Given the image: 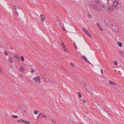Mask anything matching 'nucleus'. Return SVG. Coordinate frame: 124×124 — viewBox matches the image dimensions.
<instances>
[{
  "label": "nucleus",
  "instance_id": "nucleus-7",
  "mask_svg": "<svg viewBox=\"0 0 124 124\" xmlns=\"http://www.w3.org/2000/svg\"><path fill=\"white\" fill-rule=\"evenodd\" d=\"M40 17L42 20V22L43 21L45 20V16L43 15H40Z\"/></svg>",
  "mask_w": 124,
  "mask_h": 124
},
{
  "label": "nucleus",
  "instance_id": "nucleus-44",
  "mask_svg": "<svg viewBox=\"0 0 124 124\" xmlns=\"http://www.w3.org/2000/svg\"><path fill=\"white\" fill-rule=\"evenodd\" d=\"M87 62H88L90 64H91V63H90V62L89 61H88Z\"/></svg>",
  "mask_w": 124,
  "mask_h": 124
},
{
  "label": "nucleus",
  "instance_id": "nucleus-30",
  "mask_svg": "<svg viewBox=\"0 0 124 124\" xmlns=\"http://www.w3.org/2000/svg\"><path fill=\"white\" fill-rule=\"evenodd\" d=\"M61 28L63 29L64 31H65V28H64V26H62L61 27Z\"/></svg>",
  "mask_w": 124,
  "mask_h": 124
},
{
  "label": "nucleus",
  "instance_id": "nucleus-42",
  "mask_svg": "<svg viewBox=\"0 0 124 124\" xmlns=\"http://www.w3.org/2000/svg\"><path fill=\"white\" fill-rule=\"evenodd\" d=\"M32 3H33L34 4H35L36 3V2H33H33H32Z\"/></svg>",
  "mask_w": 124,
  "mask_h": 124
},
{
  "label": "nucleus",
  "instance_id": "nucleus-4",
  "mask_svg": "<svg viewBox=\"0 0 124 124\" xmlns=\"http://www.w3.org/2000/svg\"><path fill=\"white\" fill-rule=\"evenodd\" d=\"M110 28L115 32H117L118 31L117 27L114 25L113 26L112 24H111V26Z\"/></svg>",
  "mask_w": 124,
  "mask_h": 124
},
{
  "label": "nucleus",
  "instance_id": "nucleus-32",
  "mask_svg": "<svg viewBox=\"0 0 124 124\" xmlns=\"http://www.w3.org/2000/svg\"><path fill=\"white\" fill-rule=\"evenodd\" d=\"M35 71L34 70V69H32L31 71V73H33Z\"/></svg>",
  "mask_w": 124,
  "mask_h": 124
},
{
  "label": "nucleus",
  "instance_id": "nucleus-8",
  "mask_svg": "<svg viewBox=\"0 0 124 124\" xmlns=\"http://www.w3.org/2000/svg\"><path fill=\"white\" fill-rule=\"evenodd\" d=\"M92 94L93 96V97L95 98L96 97H97V93L96 92H95L94 93H93Z\"/></svg>",
  "mask_w": 124,
  "mask_h": 124
},
{
  "label": "nucleus",
  "instance_id": "nucleus-29",
  "mask_svg": "<svg viewBox=\"0 0 124 124\" xmlns=\"http://www.w3.org/2000/svg\"><path fill=\"white\" fill-rule=\"evenodd\" d=\"M87 34L88 36L89 37H90L91 38L92 37V36L90 35V33L89 32Z\"/></svg>",
  "mask_w": 124,
  "mask_h": 124
},
{
  "label": "nucleus",
  "instance_id": "nucleus-17",
  "mask_svg": "<svg viewBox=\"0 0 124 124\" xmlns=\"http://www.w3.org/2000/svg\"><path fill=\"white\" fill-rule=\"evenodd\" d=\"M11 57H9L8 58V61L9 62H12V61L11 60Z\"/></svg>",
  "mask_w": 124,
  "mask_h": 124
},
{
  "label": "nucleus",
  "instance_id": "nucleus-20",
  "mask_svg": "<svg viewBox=\"0 0 124 124\" xmlns=\"http://www.w3.org/2000/svg\"><path fill=\"white\" fill-rule=\"evenodd\" d=\"M87 16L88 18H91L92 17L91 15L90 14H88Z\"/></svg>",
  "mask_w": 124,
  "mask_h": 124
},
{
  "label": "nucleus",
  "instance_id": "nucleus-34",
  "mask_svg": "<svg viewBox=\"0 0 124 124\" xmlns=\"http://www.w3.org/2000/svg\"><path fill=\"white\" fill-rule=\"evenodd\" d=\"M78 95H79V97H81L82 95L81 94H79Z\"/></svg>",
  "mask_w": 124,
  "mask_h": 124
},
{
  "label": "nucleus",
  "instance_id": "nucleus-35",
  "mask_svg": "<svg viewBox=\"0 0 124 124\" xmlns=\"http://www.w3.org/2000/svg\"><path fill=\"white\" fill-rule=\"evenodd\" d=\"M74 45H75V47L76 49H77V47L76 46V45L75 44V42L74 43Z\"/></svg>",
  "mask_w": 124,
  "mask_h": 124
},
{
  "label": "nucleus",
  "instance_id": "nucleus-40",
  "mask_svg": "<svg viewBox=\"0 0 124 124\" xmlns=\"http://www.w3.org/2000/svg\"><path fill=\"white\" fill-rule=\"evenodd\" d=\"M83 103H86V101L84 100H83Z\"/></svg>",
  "mask_w": 124,
  "mask_h": 124
},
{
  "label": "nucleus",
  "instance_id": "nucleus-26",
  "mask_svg": "<svg viewBox=\"0 0 124 124\" xmlns=\"http://www.w3.org/2000/svg\"><path fill=\"white\" fill-rule=\"evenodd\" d=\"M4 54L6 55H7L8 54V53L7 52V51H5L4 52Z\"/></svg>",
  "mask_w": 124,
  "mask_h": 124
},
{
  "label": "nucleus",
  "instance_id": "nucleus-21",
  "mask_svg": "<svg viewBox=\"0 0 124 124\" xmlns=\"http://www.w3.org/2000/svg\"><path fill=\"white\" fill-rule=\"evenodd\" d=\"M61 46H62V47H63L64 48L65 47V46L64 45V44L63 43H62V42L61 43Z\"/></svg>",
  "mask_w": 124,
  "mask_h": 124
},
{
  "label": "nucleus",
  "instance_id": "nucleus-33",
  "mask_svg": "<svg viewBox=\"0 0 124 124\" xmlns=\"http://www.w3.org/2000/svg\"><path fill=\"white\" fill-rule=\"evenodd\" d=\"M70 64V65L74 67V65L72 63H71Z\"/></svg>",
  "mask_w": 124,
  "mask_h": 124
},
{
  "label": "nucleus",
  "instance_id": "nucleus-5",
  "mask_svg": "<svg viewBox=\"0 0 124 124\" xmlns=\"http://www.w3.org/2000/svg\"><path fill=\"white\" fill-rule=\"evenodd\" d=\"M118 0H115L113 1V5L114 7H115L118 5Z\"/></svg>",
  "mask_w": 124,
  "mask_h": 124
},
{
  "label": "nucleus",
  "instance_id": "nucleus-37",
  "mask_svg": "<svg viewBox=\"0 0 124 124\" xmlns=\"http://www.w3.org/2000/svg\"><path fill=\"white\" fill-rule=\"evenodd\" d=\"M64 50L65 51V52H66L67 51V49H66V48H65L64 49Z\"/></svg>",
  "mask_w": 124,
  "mask_h": 124
},
{
  "label": "nucleus",
  "instance_id": "nucleus-49",
  "mask_svg": "<svg viewBox=\"0 0 124 124\" xmlns=\"http://www.w3.org/2000/svg\"><path fill=\"white\" fill-rule=\"evenodd\" d=\"M11 49H13V47H11Z\"/></svg>",
  "mask_w": 124,
  "mask_h": 124
},
{
  "label": "nucleus",
  "instance_id": "nucleus-3",
  "mask_svg": "<svg viewBox=\"0 0 124 124\" xmlns=\"http://www.w3.org/2000/svg\"><path fill=\"white\" fill-rule=\"evenodd\" d=\"M33 79L35 82L39 83H40L41 82L40 81L41 78L40 77H35Z\"/></svg>",
  "mask_w": 124,
  "mask_h": 124
},
{
  "label": "nucleus",
  "instance_id": "nucleus-27",
  "mask_svg": "<svg viewBox=\"0 0 124 124\" xmlns=\"http://www.w3.org/2000/svg\"><path fill=\"white\" fill-rule=\"evenodd\" d=\"M90 7L91 8H94V5L93 4H91L90 5Z\"/></svg>",
  "mask_w": 124,
  "mask_h": 124
},
{
  "label": "nucleus",
  "instance_id": "nucleus-28",
  "mask_svg": "<svg viewBox=\"0 0 124 124\" xmlns=\"http://www.w3.org/2000/svg\"><path fill=\"white\" fill-rule=\"evenodd\" d=\"M98 28L100 29V30L101 31H102L103 30V29L102 28H101L100 25H99L98 26Z\"/></svg>",
  "mask_w": 124,
  "mask_h": 124
},
{
  "label": "nucleus",
  "instance_id": "nucleus-36",
  "mask_svg": "<svg viewBox=\"0 0 124 124\" xmlns=\"http://www.w3.org/2000/svg\"><path fill=\"white\" fill-rule=\"evenodd\" d=\"M101 73L102 74V73H103V70L102 69H101Z\"/></svg>",
  "mask_w": 124,
  "mask_h": 124
},
{
  "label": "nucleus",
  "instance_id": "nucleus-38",
  "mask_svg": "<svg viewBox=\"0 0 124 124\" xmlns=\"http://www.w3.org/2000/svg\"><path fill=\"white\" fill-rule=\"evenodd\" d=\"M59 26H60L61 27V26H62V25H61V24L60 23H59Z\"/></svg>",
  "mask_w": 124,
  "mask_h": 124
},
{
  "label": "nucleus",
  "instance_id": "nucleus-41",
  "mask_svg": "<svg viewBox=\"0 0 124 124\" xmlns=\"http://www.w3.org/2000/svg\"><path fill=\"white\" fill-rule=\"evenodd\" d=\"M14 57H15V58H18V57H17V56L16 55H15L14 56Z\"/></svg>",
  "mask_w": 124,
  "mask_h": 124
},
{
  "label": "nucleus",
  "instance_id": "nucleus-12",
  "mask_svg": "<svg viewBox=\"0 0 124 124\" xmlns=\"http://www.w3.org/2000/svg\"><path fill=\"white\" fill-rule=\"evenodd\" d=\"M94 1L96 3V4L97 5L99 4L100 2L99 0H94Z\"/></svg>",
  "mask_w": 124,
  "mask_h": 124
},
{
  "label": "nucleus",
  "instance_id": "nucleus-47",
  "mask_svg": "<svg viewBox=\"0 0 124 124\" xmlns=\"http://www.w3.org/2000/svg\"><path fill=\"white\" fill-rule=\"evenodd\" d=\"M114 71H116V72L117 71H116V70H114Z\"/></svg>",
  "mask_w": 124,
  "mask_h": 124
},
{
  "label": "nucleus",
  "instance_id": "nucleus-11",
  "mask_svg": "<svg viewBox=\"0 0 124 124\" xmlns=\"http://www.w3.org/2000/svg\"><path fill=\"white\" fill-rule=\"evenodd\" d=\"M102 107V106L101 105H99L97 106V108L98 110H100Z\"/></svg>",
  "mask_w": 124,
  "mask_h": 124
},
{
  "label": "nucleus",
  "instance_id": "nucleus-50",
  "mask_svg": "<svg viewBox=\"0 0 124 124\" xmlns=\"http://www.w3.org/2000/svg\"><path fill=\"white\" fill-rule=\"evenodd\" d=\"M85 113H86L87 114V112H85Z\"/></svg>",
  "mask_w": 124,
  "mask_h": 124
},
{
  "label": "nucleus",
  "instance_id": "nucleus-18",
  "mask_svg": "<svg viewBox=\"0 0 124 124\" xmlns=\"http://www.w3.org/2000/svg\"><path fill=\"white\" fill-rule=\"evenodd\" d=\"M113 64H115V65L116 66H117V64H118V62L116 61H114V62H113Z\"/></svg>",
  "mask_w": 124,
  "mask_h": 124
},
{
  "label": "nucleus",
  "instance_id": "nucleus-22",
  "mask_svg": "<svg viewBox=\"0 0 124 124\" xmlns=\"http://www.w3.org/2000/svg\"><path fill=\"white\" fill-rule=\"evenodd\" d=\"M34 113L35 114H36L38 113V111L37 110L34 111Z\"/></svg>",
  "mask_w": 124,
  "mask_h": 124
},
{
  "label": "nucleus",
  "instance_id": "nucleus-46",
  "mask_svg": "<svg viewBox=\"0 0 124 124\" xmlns=\"http://www.w3.org/2000/svg\"><path fill=\"white\" fill-rule=\"evenodd\" d=\"M78 95H79V94H80V93L79 92H78Z\"/></svg>",
  "mask_w": 124,
  "mask_h": 124
},
{
  "label": "nucleus",
  "instance_id": "nucleus-15",
  "mask_svg": "<svg viewBox=\"0 0 124 124\" xmlns=\"http://www.w3.org/2000/svg\"><path fill=\"white\" fill-rule=\"evenodd\" d=\"M119 53L121 54L123 56H124V52L120 51L119 52Z\"/></svg>",
  "mask_w": 124,
  "mask_h": 124
},
{
  "label": "nucleus",
  "instance_id": "nucleus-1",
  "mask_svg": "<svg viewBox=\"0 0 124 124\" xmlns=\"http://www.w3.org/2000/svg\"><path fill=\"white\" fill-rule=\"evenodd\" d=\"M14 7L15 10V12L17 13L16 15L17 17H18L17 16L18 15V13L20 12V11H21V9L17 6H14Z\"/></svg>",
  "mask_w": 124,
  "mask_h": 124
},
{
  "label": "nucleus",
  "instance_id": "nucleus-16",
  "mask_svg": "<svg viewBox=\"0 0 124 124\" xmlns=\"http://www.w3.org/2000/svg\"><path fill=\"white\" fill-rule=\"evenodd\" d=\"M117 44L120 47H121L122 46V44L120 42H118L117 43Z\"/></svg>",
  "mask_w": 124,
  "mask_h": 124
},
{
  "label": "nucleus",
  "instance_id": "nucleus-52",
  "mask_svg": "<svg viewBox=\"0 0 124 124\" xmlns=\"http://www.w3.org/2000/svg\"><path fill=\"white\" fill-rule=\"evenodd\" d=\"M19 19H21V18H20Z\"/></svg>",
  "mask_w": 124,
  "mask_h": 124
},
{
  "label": "nucleus",
  "instance_id": "nucleus-19",
  "mask_svg": "<svg viewBox=\"0 0 124 124\" xmlns=\"http://www.w3.org/2000/svg\"><path fill=\"white\" fill-rule=\"evenodd\" d=\"M11 117L12 118H16L18 117L17 116H16V115H12L11 116Z\"/></svg>",
  "mask_w": 124,
  "mask_h": 124
},
{
  "label": "nucleus",
  "instance_id": "nucleus-13",
  "mask_svg": "<svg viewBox=\"0 0 124 124\" xmlns=\"http://www.w3.org/2000/svg\"><path fill=\"white\" fill-rule=\"evenodd\" d=\"M24 121L25 120H24L22 119H21L20 120H17V122L20 123H24Z\"/></svg>",
  "mask_w": 124,
  "mask_h": 124
},
{
  "label": "nucleus",
  "instance_id": "nucleus-9",
  "mask_svg": "<svg viewBox=\"0 0 124 124\" xmlns=\"http://www.w3.org/2000/svg\"><path fill=\"white\" fill-rule=\"evenodd\" d=\"M82 30L86 34H87L89 32L87 30L84 28H83Z\"/></svg>",
  "mask_w": 124,
  "mask_h": 124
},
{
  "label": "nucleus",
  "instance_id": "nucleus-23",
  "mask_svg": "<svg viewBox=\"0 0 124 124\" xmlns=\"http://www.w3.org/2000/svg\"><path fill=\"white\" fill-rule=\"evenodd\" d=\"M20 70L21 71L23 72V71L24 70V68L23 67H22L21 68H20Z\"/></svg>",
  "mask_w": 124,
  "mask_h": 124
},
{
  "label": "nucleus",
  "instance_id": "nucleus-43",
  "mask_svg": "<svg viewBox=\"0 0 124 124\" xmlns=\"http://www.w3.org/2000/svg\"><path fill=\"white\" fill-rule=\"evenodd\" d=\"M56 20H57V22H58L59 21L58 19H57L56 18Z\"/></svg>",
  "mask_w": 124,
  "mask_h": 124
},
{
  "label": "nucleus",
  "instance_id": "nucleus-45",
  "mask_svg": "<svg viewBox=\"0 0 124 124\" xmlns=\"http://www.w3.org/2000/svg\"><path fill=\"white\" fill-rule=\"evenodd\" d=\"M97 24L98 25V26H99V25H100L98 23H97Z\"/></svg>",
  "mask_w": 124,
  "mask_h": 124
},
{
  "label": "nucleus",
  "instance_id": "nucleus-6",
  "mask_svg": "<svg viewBox=\"0 0 124 124\" xmlns=\"http://www.w3.org/2000/svg\"><path fill=\"white\" fill-rule=\"evenodd\" d=\"M105 24H106L107 25V26L110 27H111V24L110 23L108 22L107 21H106L105 20Z\"/></svg>",
  "mask_w": 124,
  "mask_h": 124
},
{
  "label": "nucleus",
  "instance_id": "nucleus-2",
  "mask_svg": "<svg viewBox=\"0 0 124 124\" xmlns=\"http://www.w3.org/2000/svg\"><path fill=\"white\" fill-rule=\"evenodd\" d=\"M38 116L37 117V118H41L43 117L46 118L47 117L46 115H45L42 112L39 113Z\"/></svg>",
  "mask_w": 124,
  "mask_h": 124
},
{
  "label": "nucleus",
  "instance_id": "nucleus-24",
  "mask_svg": "<svg viewBox=\"0 0 124 124\" xmlns=\"http://www.w3.org/2000/svg\"><path fill=\"white\" fill-rule=\"evenodd\" d=\"M24 57L23 56H21V59L23 62L24 61Z\"/></svg>",
  "mask_w": 124,
  "mask_h": 124
},
{
  "label": "nucleus",
  "instance_id": "nucleus-31",
  "mask_svg": "<svg viewBox=\"0 0 124 124\" xmlns=\"http://www.w3.org/2000/svg\"><path fill=\"white\" fill-rule=\"evenodd\" d=\"M52 122L54 123H56L54 119L52 120Z\"/></svg>",
  "mask_w": 124,
  "mask_h": 124
},
{
  "label": "nucleus",
  "instance_id": "nucleus-25",
  "mask_svg": "<svg viewBox=\"0 0 124 124\" xmlns=\"http://www.w3.org/2000/svg\"><path fill=\"white\" fill-rule=\"evenodd\" d=\"M29 122H30L28 121H24V123L28 124H30L29 123Z\"/></svg>",
  "mask_w": 124,
  "mask_h": 124
},
{
  "label": "nucleus",
  "instance_id": "nucleus-51",
  "mask_svg": "<svg viewBox=\"0 0 124 124\" xmlns=\"http://www.w3.org/2000/svg\"><path fill=\"white\" fill-rule=\"evenodd\" d=\"M111 9V8H109V9Z\"/></svg>",
  "mask_w": 124,
  "mask_h": 124
},
{
  "label": "nucleus",
  "instance_id": "nucleus-48",
  "mask_svg": "<svg viewBox=\"0 0 124 124\" xmlns=\"http://www.w3.org/2000/svg\"><path fill=\"white\" fill-rule=\"evenodd\" d=\"M120 72V71H118V72L119 73V72Z\"/></svg>",
  "mask_w": 124,
  "mask_h": 124
},
{
  "label": "nucleus",
  "instance_id": "nucleus-39",
  "mask_svg": "<svg viewBox=\"0 0 124 124\" xmlns=\"http://www.w3.org/2000/svg\"><path fill=\"white\" fill-rule=\"evenodd\" d=\"M2 72V70L0 67V73L1 72Z\"/></svg>",
  "mask_w": 124,
  "mask_h": 124
},
{
  "label": "nucleus",
  "instance_id": "nucleus-10",
  "mask_svg": "<svg viewBox=\"0 0 124 124\" xmlns=\"http://www.w3.org/2000/svg\"><path fill=\"white\" fill-rule=\"evenodd\" d=\"M109 82L110 84L112 85H116V84L115 83L111 81H110Z\"/></svg>",
  "mask_w": 124,
  "mask_h": 124
},
{
  "label": "nucleus",
  "instance_id": "nucleus-14",
  "mask_svg": "<svg viewBox=\"0 0 124 124\" xmlns=\"http://www.w3.org/2000/svg\"><path fill=\"white\" fill-rule=\"evenodd\" d=\"M82 58L83 59H84V60L86 62H87L88 61V59L87 58L84 56H81Z\"/></svg>",
  "mask_w": 124,
  "mask_h": 124
}]
</instances>
